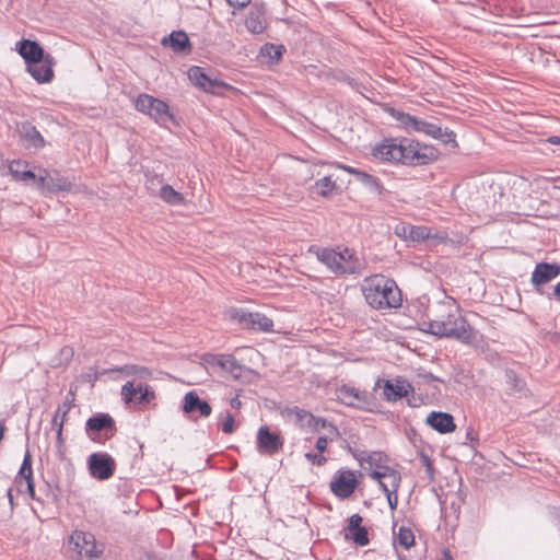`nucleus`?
Listing matches in <instances>:
<instances>
[{"mask_svg": "<svg viewBox=\"0 0 560 560\" xmlns=\"http://www.w3.org/2000/svg\"><path fill=\"white\" fill-rule=\"evenodd\" d=\"M373 155L385 162H399L406 165H424L438 158L434 148L407 138L384 139L374 147Z\"/></svg>", "mask_w": 560, "mask_h": 560, "instance_id": "1", "label": "nucleus"}, {"mask_svg": "<svg viewBox=\"0 0 560 560\" xmlns=\"http://www.w3.org/2000/svg\"><path fill=\"white\" fill-rule=\"evenodd\" d=\"M366 303L375 308H396L401 306V291L397 283L383 275L366 277L362 283Z\"/></svg>", "mask_w": 560, "mask_h": 560, "instance_id": "2", "label": "nucleus"}, {"mask_svg": "<svg viewBox=\"0 0 560 560\" xmlns=\"http://www.w3.org/2000/svg\"><path fill=\"white\" fill-rule=\"evenodd\" d=\"M425 325V331L439 338H452L467 345L476 339V330L459 315L448 314L443 319H431Z\"/></svg>", "mask_w": 560, "mask_h": 560, "instance_id": "3", "label": "nucleus"}, {"mask_svg": "<svg viewBox=\"0 0 560 560\" xmlns=\"http://www.w3.org/2000/svg\"><path fill=\"white\" fill-rule=\"evenodd\" d=\"M135 107L137 110L150 116L159 125H165L174 119L173 114L170 112V106L164 101L145 93L137 97Z\"/></svg>", "mask_w": 560, "mask_h": 560, "instance_id": "4", "label": "nucleus"}, {"mask_svg": "<svg viewBox=\"0 0 560 560\" xmlns=\"http://www.w3.org/2000/svg\"><path fill=\"white\" fill-rule=\"evenodd\" d=\"M86 435L95 443L104 444L116 433V424L108 413H96L85 422Z\"/></svg>", "mask_w": 560, "mask_h": 560, "instance_id": "5", "label": "nucleus"}, {"mask_svg": "<svg viewBox=\"0 0 560 560\" xmlns=\"http://www.w3.org/2000/svg\"><path fill=\"white\" fill-rule=\"evenodd\" d=\"M231 320L236 322L243 329L270 332L273 329V322L265 314L258 312H246L242 308H232L228 312Z\"/></svg>", "mask_w": 560, "mask_h": 560, "instance_id": "6", "label": "nucleus"}, {"mask_svg": "<svg viewBox=\"0 0 560 560\" xmlns=\"http://www.w3.org/2000/svg\"><path fill=\"white\" fill-rule=\"evenodd\" d=\"M69 549L77 553V559L86 557L89 560L98 558L103 550L97 549L95 537L91 533L74 530L68 542Z\"/></svg>", "mask_w": 560, "mask_h": 560, "instance_id": "7", "label": "nucleus"}, {"mask_svg": "<svg viewBox=\"0 0 560 560\" xmlns=\"http://www.w3.org/2000/svg\"><path fill=\"white\" fill-rule=\"evenodd\" d=\"M90 475L97 480L110 479L116 470V462L105 452L92 453L86 460Z\"/></svg>", "mask_w": 560, "mask_h": 560, "instance_id": "8", "label": "nucleus"}, {"mask_svg": "<svg viewBox=\"0 0 560 560\" xmlns=\"http://www.w3.org/2000/svg\"><path fill=\"white\" fill-rule=\"evenodd\" d=\"M144 381L136 382V380L128 381L121 387V397L126 402H133L136 405H148L155 398V393L152 387L143 384Z\"/></svg>", "mask_w": 560, "mask_h": 560, "instance_id": "9", "label": "nucleus"}, {"mask_svg": "<svg viewBox=\"0 0 560 560\" xmlns=\"http://www.w3.org/2000/svg\"><path fill=\"white\" fill-rule=\"evenodd\" d=\"M359 481L354 471L345 469L338 470L329 483L330 491L337 498L345 500L350 498L355 491Z\"/></svg>", "mask_w": 560, "mask_h": 560, "instance_id": "10", "label": "nucleus"}, {"mask_svg": "<svg viewBox=\"0 0 560 560\" xmlns=\"http://www.w3.org/2000/svg\"><path fill=\"white\" fill-rule=\"evenodd\" d=\"M205 360L211 369L226 373L234 380L243 375L244 366L232 354H208Z\"/></svg>", "mask_w": 560, "mask_h": 560, "instance_id": "11", "label": "nucleus"}, {"mask_svg": "<svg viewBox=\"0 0 560 560\" xmlns=\"http://www.w3.org/2000/svg\"><path fill=\"white\" fill-rule=\"evenodd\" d=\"M560 275V265L550 262H538L532 272L530 282L535 291L540 295H547L544 285Z\"/></svg>", "mask_w": 560, "mask_h": 560, "instance_id": "12", "label": "nucleus"}, {"mask_svg": "<svg viewBox=\"0 0 560 560\" xmlns=\"http://www.w3.org/2000/svg\"><path fill=\"white\" fill-rule=\"evenodd\" d=\"M16 51L25 60L26 65L50 62L54 58L45 55L43 47L35 40L22 39L16 43Z\"/></svg>", "mask_w": 560, "mask_h": 560, "instance_id": "13", "label": "nucleus"}, {"mask_svg": "<svg viewBox=\"0 0 560 560\" xmlns=\"http://www.w3.org/2000/svg\"><path fill=\"white\" fill-rule=\"evenodd\" d=\"M14 482L16 483L18 490L20 492H24L22 489V486L25 482V486H26L25 492H27L30 498L32 500L43 502V500L40 498L36 497V493H35V485H34L33 469H32V456L28 451L24 455L22 465H21L20 470L15 477Z\"/></svg>", "mask_w": 560, "mask_h": 560, "instance_id": "14", "label": "nucleus"}, {"mask_svg": "<svg viewBox=\"0 0 560 560\" xmlns=\"http://www.w3.org/2000/svg\"><path fill=\"white\" fill-rule=\"evenodd\" d=\"M283 446L282 438L272 432L267 425H262L257 432V450L260 454L275 455Z\"/></svg>", "mask_w": 560, "mask_h": 560, "instance_id": "15", "label": "nucleus"}, {"mask_svg": "<svg viewBox=\"0 0 560 560\" xmlns=\"http://www.w3.org/2000/svg\"><path fill=\"white\" fill-rule=\"evenodd\" d=\"M338 398L347 406L359 409H368L371 404V395L353 386L341 385L338 389Z\"/></svg>", "mask_w": 560, "mask_h": 560, "instance_id": "16", "label": "nucleus"}, {"mask_svg": "<svg viewBox=\"0 0 560 560\" xmlns=\"http://www.w3.org/2000/svg\"><path fill=\"white\" fill-rule=\"evenodd\" d=\"M18 133L23 147L26 150L37 151L45 147V139L37 128L30 121H24L18 126Z\"/></svg>", "mask_w": 560, "mask_h": 560, "instance_id": "17", "label": "nucleus"}, {"mask_svg": "<svg viewBox=\"0 0 560 560\" xmlns=\"http://www.w3.org/2000/svg\"><path fill=\"white\" fill-rule=\"evenodd\" d=\"M363 517L360 514H353L348 518V525L345 528V538L352 540L358 546L369 545V532L362 526Z\"/></svg>", "mask_w": 560, "mask_h": 560, "instance_id": "18", "label": "nucleus"}, {"mask_svg": "<svg viewBox=\"0 0 560 560\" xmlns=\"http://www.w3.org/2000/svg\"><path fill=\"white\" fill-rule=\"evenodd\" d=\"M317 258L336 275L352 273L353 269L345 265V256L334 249L323 248L317 250Z\"/></svg>", "mask_w": 560, "mask_h": 560, "instance_id": "19", "label": "nucleus"}, {"mask_svg": "<svg viewBox=\"0 0 560 560\" xmlns=\"http://www.w3.org/2000/svg\"><path fill=\"white\" fill-rule=\"evenodd\" d=\"M413 386L404 377L387 380L384 383L383 393L387 401H397L413 393Z\"/></svg>", "mask_w": 560, "mask_h": 560, "instance_id": "20", "label": "nucleus"}, {"mask_svg": "<svg viewBox=\"0 0 560 560\" xmlns=\"http://www.w3.org/2000/svg\"><path fill=\"white\" fill-rule=\"evenodd\" d=\"M183 412L189 417L198 413L199 417L207 418L211 415L212 408L208 401L199 397L197 392L190 390L183 398Z\"/></svg>", "mask_w": 560, "mask_h": 560, "instance_id": "21", "label": "nucleus"}, {"mask_svg": "<svg viewBox=\"0 0 560 560\" xmlns=\"http://www.w3.org/2000/svg\"><path fill=\"white\" fill-rule=\"evenodd\" d=\"M71 182L68 178L60 176L56 173V176H51L48 171L43 170L38 174L37 187L46 189L49 192L68 191L71 189Z\"/></svg>", "mask_w": 560, "mask_h": 560, "instance_id": "22", "label": "nucleus"}, {"mask_svg": "<svg viewBox=\"0 0 560 560\" xmlns=\"http://www.w3.org/2000/svg\"><path fill=\"white\" fill-rule=\"evenodd\" d=\"M425 422L432 429L442 434L451 433L456 430L454 418L447 412L432 411L428 415Z\"/></svg>", "mask_w": 560, "mask_h": 560, "instance_id": "23", "label": "nucleus"}, {"mask_svg": "<svg viewBox=\"0 0 560 560\" xmlns=\"http://www.w3.org/2000/svg\"><path fill=\"white\" fill-rule=\"evenodd\" d=\"M107 373H121L126 376H133L136 382L148 381L152 377V372L149 368L138 364H125L114 369L104 370L102 374Z\"/></svg>", "mask_w": 560, "mask_h": 560, "instance_id": "24", "label": "nucleus"}, {"mask_svg": "<svg viewBox=\"0 0 560 560\" xmlns=\"http://www.w3.org/2000/svg\"><path fill=\"white\" fill-rule=\"evenodd\" d=\"M422 133L442 141L444 144H451L453 148L457 147L456 133L453 130L445 129L443 130L440 126L427 121L425 127H423Z\"/></svg>", "mask_w": 560, "mask_h": 560, "instance_id": "25", "label": "nucleus"}, {"mask_svg": "<svg viewBox=\"0 0 560 560\" xmlns=\"http://www.w3.org/2000/svg\"><path fill=\"white\" fill-rule=\"evenodd\" d=\"M54 60L50 62H40V63H32L27 66V72L38 82V83H47L50 82L54 78L52 66Z\"/></svg>", "mask_w": 560, "mask_h": 560, "instance_id": "26", "label": "nucleus"}, {"mask_svg": "<svg viewBox=\"0 0 560 560\" xmlns=\"http://www.w3.org/2000/svg\"><path fill=\"white\" fill-rule=\"evenodd\" d=\"M301 411L304 412V415L308 417L307 423H308V425H312L315 431L327 430V435H329L330 441L338 439L340 433H339L338 428L335 424H332L325 418L315 417L308 411H305V410H301Z\"/></svg>", "mask_w": 560, "mask_h": 560, "instance_id": "27", "label": "nucleus"}, {"mask_svg": "<svg viewBox=\"0 0 560 560\" xmlns=\"http://www.w3.org/2000/svg\"><path fill=\"white\" fill-rule=\"evenodd\" d=\"M162 44L170 46L175 52H186L190 49L189 38L183 31L173 32L168 37H164Z\"/></svg>", "mask_w": 560, "mask_h": 560, "instance_id": "28", "label": "nucleus"}, {"mask_svg": "<svg viewBox=\"0 0 560 560\" xmlns=\"http://www.w3.org/2000/svg\"><path fill=\"white\" fill-rule=\"evenodd\" d=\"M9 172L15 180H34L38 184V175L27 170V163L23 161H12L9 164Z\"/></svg>", "mask_w": 560, "mask_h": 560, "instance_id": "29", "label": "nucleus"}, {"mask_svg": "<svg viewBox=\"0 0 560 560\" xmlns=\"http://www.w3.org/2000/svg\"><path fill=\"white\" fill-rule=\"evenodd\" d=\"M370 477L377 481L384 479L394 491H398L401 481L400 474L388 466H385L383 470H373Z\"/></svg>", "mask_w": 560, "mask_h": 560, "instance_id": "30", "label": "nucleus"}, {"mask_svg": "<svg viewBox=\"0 0 560 560\" xmlns=\"http://www.w3.org/2000/svg\"><path fill=\"white\" fill-rule=\"evenodd\" d=\"M160 198L171 206H179L185 202L184 196L171 185H163L160 188Z\"/></svg>", "mask_w": 560, "mask_h": 560, "instance_id": "31", "label": "nucleus"}, {"mask_svg": "<svg viewBox=\"0 0 560 560\" xmlns=\"http://www.w3.org/2000/svg\"><path fill=\"white\" fill-rule=\"evenodd\" d=\"M353 456L360 462L361 465L368 463L370 467H376V470H383L385 466L382 465L383 453L382 452H372L366 454L362 452L360 454L353 453Z\"/></svg>", "mask_w": 560, "mask_h": 560, "instance_id": "32", "label": "nucleus"}, {"mask_svg": "<svg viewBox=\"0 0 560 560\" xmlns=\"http://www.w3.org/2000/svg\"><path fill=\"white\" fill-rule=\"evenodd\" d=\"M189 80L200 89H211L209 86V75L203 71L202 68L192 66L188 70Z\"/></svg>", "mask_w": 560, "mask_h": 560, "instance_id": "33", "label": "nucleus"}, {"mask_svg": "<svg viewBox=\"0 0 560 560\" xmlns=\"http://www.w3.org/2000/svg\"><path fill=\"white\" fill-rule=\"evenodd\" d=\"M284 51L285 48L283 45H275L271 43H267L260 48V55L267 57L270 62H278Z\"/></svg>", "mask_w": 560, "mask_h": 560, "instance_id": "34", "label": "nucleus"}, {"mask_svg": "<svg viewBox=\"0 0 560 560\" xmlns=\"http://www.w3.org/2000/svg\"><path fill=\"white\" fill-rule=\"evenodd\" d=\"M315 191L322 197H329L332 191L337 190L336 182L330 176H325L315 183Z\"/></svg>", "mask_w": 560, "mask_h": 560, "instance_id": "35", "label": "nucleus"}, {"mask_svg": "<svg viewBox=\"0 0 560 560\" xmlns=\"http://www.w3.org/2000/svg\"><path fill=\"white\" fill-rule=\"evenodd\" d=\"M388 113L400 125V127H402L407 132H411L415 116L395 108H389Z\"/></svg>", "mask_w": 560, "mask_h": 560, "instance_id": "36", "label": "nucleus"}, {"mask_svg": "<svg viewBox=\"0 0 560 560\" xmlns=\"http://www.w3.org/2000/svg\"><path fill=\"white\" fill-rule=\"evenodd\" d=\"M388 113L400 125V127H402L407 132H411L415 116L395 108H389Z\"/></svg>", "mask_w": 560, "mask_h": 560, "instance_id": "37", "label": "nucleus"}, {"mask_svg": "<svg viewBox=\"0 0 560 560\" xmlns=\"http://www.w3.org/2000/svg\"><path fill=\"white\" fill-rule=\"evenodd\" d=\"M505 382L509 389L513 393H523L525 390V382L513 370L505 371Z\"/></svg>", "mask_w": 560, "mask_h": 560, "instance_id": "38", "label": "nucleus"}, {"mask_svg": "<svg viewBox=\"0 0 560 560\" xmlns=\"http://www.w3.org/2000/svg\"><path fill=\"white\" fill-rule=\"evenodd\" d=\"M409 240L415 242H423L431 236V229L423 225H412L408 228Z\"/></svg>", "mask_w": 560, "mask_h": 560, "instance_id": "39", "label": "nucleus"}, {"mask_svg": "<svg viewBox=\"0 0 560 560\" xmlns=\"http://www.w3.org/2000/svg\"><path fill=\"white\" fill-rule=\"evenodd\" d=\"M397 540L401 547L409 549L415 544L413 532L409 527L400 526L397 533Z\"/></svg>", "mask_w": 560, "mask_h": 560, "instance_id": "40", "label": "nucleus"}, {"mask_svg": "<svg viewBox=\"0 0 560 560\" xmlns=\"http://www.w3.org/2000/svg\"><path fill=\"white\" fill-rule=\"evenodd\" d=\"M358 180H360L362 184H364L372 190L382 194L383 187L377 177L362 171L361 173H359Z\"/></svg>", "mask_w": 560, "mask_h": 560, "instance_id": "41", "label": "nucleus"}, {"mask_svg": "<svg viewBox=\"0 0 560 560\" xmlns=\"http://www.w3.org/2000/svg\"><path fill=\"white\" fill-rule=\"evenodd\" d=\"M48 490H47V498L51 501V503L54 504H59V502L61 501V497H62V492H61V489L59 487L58 483H47L46 485Z\"/></svg>", "mask_w": 560, "mask_h": 560, "instance_id": "42", "label": "nucleus"}, {"mask_svg": "<svg viewBox=\"0 0 560 560\" xmlns=\"http://www.w3.org/2000/svg\"><path fill=\"white\" fill-rule=\"evenodd\" d=\"M221 430L225 434H232L236 430V423L234 416L231 412H228L224 417V420L221 423Z\"/></svg>", "mask_w": 560, "mask_h": 560, "instance_id": "43", "label": "nucleus"}, {"mask_svg": "<svg viewBox=\"0 0 560 560\" xmlns=\"http://www.w3.org/2000/svg\"><path fill=\"white\" fill-rule=\"evenodd\" d=\"M420 460L427 469V474L430 480L434 479V469L432 459L424 453L420 454Z\"/></svg>", "mask_w": 560, "mask_h": 560, "instance_id": "44", "label": "nucleus"}, {"mask_svg": "<svg viewBox=\"0 0 560 560\" xmlns=\"http://www.w3.org/2000/svg\"><path fill=\"white\" fill-rule=\"evenodd\" d=\"M305 458L308 462H311L313 465H316V466H323L327 462V458L324 455H322V453L314 454V453L308 452L305 454Z\"/></svg>", "mask_w": 560, "mask_h": 560, "instance_id": "45", "label": "nucleus"}, {"mask_svg": "<svg viewBox=\"0 0 560 560\" xmlns=\"http://www.w3.org/2000/svg\"><path fill=\"white\" fill-rule=\"evenodd\" d=\"M246 25H247L248 30L252 31L253 33H260L264 30V26L261 25V23L253 16H249L246 20Z\"/></svg>", "mask_w": 560, "mask_h": 560, "instance_id": "46", "label": "nucleus"}, {"mask_svg": "<svg viewBox=\"0 0 560 560\" xmlns=\"http://www.w3.org/2000/svg\"><path fill=\"white\" fill-rule=\"evenodd\" d=\"M69 396H71V398L67 397L66 400L63 401V404L60 406L61 407V412L60 415L62 417H67L68 412L70 411L71 407H72V404L74 401V395L73 393H69Z\"/></svg>", "mask_w": 560, "mask_h": 560, "instance_id": "47", "label": "nucleus"}, {"mask_svg": "<svg viewBox=\"0 0 560 560\" xmlns=\"http://www.w3.org/2000/svg\"><path fill=\"white\" fill-rule=\"evenodd\" d=\"M225 85H226L225 83L218 81L217 79L209 78V86L211 89H202V90L208 93H217L219 89H221Z\"/></svg>", "mask_w": 560, "mask_h": 560, "instance_id": "48", "label": "nucleus"}, {"mask_svg": "<svg viewBox=\"0 0 560 560\" xmlns=\"http://www.w3.org/2000/svg\"><path fill=\"white\" fill-rule=\"evenodd\" d=\"M330 441L329 435L319 436L316 441V450L319 453H324L327 450L328 442Z\"/></svg>", "mask_w": 560, "mask_h": 560, "instance_id": "49", "label": "nucleus"}, {"mask_svg": "<svg viewBox=\"0 0 560 560\" xmlns=\"http://www.w3.org/2000/svg\"><path fill=\"white\" fill-rule=\"evenodd\" d=\"M60 412H61V407H58L57 410L55 411V415H54L52 419H51V425L56 430H57V428H59V423H61L63 425L65 420H66V418L62 417L60 415Z\"/></svg>", "mask_w": 560, "mask_h": 560, "instance_id": "50", "label": "nucleus"}, {"mask_svg": "<svg viewBox=\"0 0 560 560\" xmlns=\"http://www.w3.org/2000/svg\"><path fill=\"white\" fill-rule=\"evenodd\" d=\"M427 120L420 119L417 116L413 117L411 132L422 133L423 127H425Z\"/></svg>", "mask_w": 560, "mask_h": 560, "instance_id": "51", "label": "nucleus"}, {"mask_svg": "<svg viewBox=\"0 0 560 560\" xmlns=\"http://www.w3.org/2000/svg\"><path fill=\"white\" fill-rule=\"evenodd\" d=\"M412 225H408V224H400V225H397L396 229H395V233L397 236L399 237H402L405 240H409V236H408V228H411Z\"/></svg>", "mask_w": 560, "mask_h": 560, "instance_id": "52", "label": "nucleus"}, {"mask_svg": "<svg viewBox=\"0 0 560 560\" xmlns=\"http://www.w3.org/2000/svg\"><path fill=\"white\" fill-rule=\"evenodd\" d=\"M386 498H387L388 505H389L390 510L392 511L396 510L397 505H398L397 491L392 490V492L388 493V495H386Z\"/></svg>", "mask_w": 560, "mask_h": 560, "instance_id": "53", "label": "nucleus"}, {"mask_svg": "<svg viewBox=\"0 0 560 560\" xmlns=\"http://www.w3.org/2000/svg\"><path fill=\"white\" fill-rule=\"evenodd\" d=\"M226 1L231 7L238 8V9L245 8L250 2V0H226Z\"/></svg>", "mask_w": 560, "mask_h": 560, "instance_id": "54", "label": "nucleus"}, {"mask_svg": "<svg viewBox=\"0 0 560 560\" xmlns=\"http://www.w3.org/2000/svg\"><path fill=\"white\" fill-rule=\"evenodd\" d=\"M547 298L549 300L556 299L558 302H560V282L555 285L551 293H547Z\"/></svg>", "mask_w": 560, "mask_h": 560, "instance_id": "55", "label": "nucleus"}, {"mask_svg": "<svg viewBox=\"0 0 560 560\" xmlns=\"http://www.w3.org/2000/svg\"><path fill=\"white\" fill-rule=\"evenodd\" d=\"M338 167L345 170L346 172L350 173V174H353L357 176V178L359 177V173H361L362 171L358 170V168H354L352 166H348V165H342V164H338Z\"/></svg>", "mask_w": 560, "mask_h": 560, "instance_id": "56", "label": "nucleus"}, {"mask_svg": "<svg viewBox=\"0 0 560 560\" xmlns=\"http://www.w3.org/2000/svg\"><path fill=\"white\" fill-rule=\"evenodd\" d=\"M62 430H63L62 424L59 423V428H57V430H56L58 446H61L63 444Z\"/></svg>", "mask_w": 560, "mask_h": 560, "instance_id": "57", "label": "nucleus"}, {"mask_svg": "<svg viewBox=\"0 0 560 560\" xmlns=\"http://www.w3.org/2000/svg\"><path fill=\"white\" fill-rule=\"evenodd\" d=\"M380 483V487L381 489L383 490V492L388 495V493L392 492V488L388 486V483L386 481H384V479H381V481H378Z\"/></svg>", "mask_w": 560, "mask_h": 560, "instance_id": "58", "label": "nucleus"}, {"mask_svg": "<svg viewBox=\"0 0 560 560\" xmlns=\"http://www.w3.org/2000/svg\"><path fill=\"white\" fill-rule=\"evenodd\" d=\"M380 483V487L381 489L383 490V492L388 495V493L392 492V488L388 486V483L386 481H384V479H381V481H378Z\"/></svg>", "mask_w": 560, "mask_h": 560, "instance_id": "59", "label": "nucleus"}, {"mask_svg": "<svg viewBox=\"0 0 560 560\" xmlns=\"http://www.w3.org/2000/svg\"><path fill=\"white\" fill-rule=\"evenodd\" d=\"M230 406L233 409H240L242 407V402L238 399V397H233V398L230 399Z\"/></svg>", "mask_w": 560, "mask_h": 560, "instance_id": "60", "label": "nucleus"}, {"mask_svg": "<svg viewBox=\"0 0 560 560\" xmlns=\"http://www.w3.org/2000/svg\"><path fill=\"white\" fill-rule=\"evenodd\" d=\"M548 142L551 144L560 145V136L549 137Z\"/></svg>", "mask_w": 560, "mask_h": 560, "instance_id": "61", "label": "nucleus"}, {"mask_svg": "<svg viewBox=\"0 0 560 560\" xmlns=\"http://www.w3.org/2000/svg\"><path fill=\"white\" fill-rule=\"evenodd\" d=\"M302 409H296V417L302 420L304 418H308L307 416L304 415V412L301 411Z\"/></svg>", "mask_w": 560, "mask_h": 560, "instance_id": "62", "label": "nucleus"}, {"mask_svg": "<svg viewBox=\"0 0 560 560\" xmlns=\"http://www.w3.org/2000/svg\"><path fill=\"white\" fill-rule=\"evenodd\" d=\"M7 497L9 499V502L11 505H13V495H12V489H9L7 492Z\"/></svg>", "mask_w": 560, "mask_h": 560, "instance_id": "63", "label": "nucleus"}, {"mask_svg": "<svg viewBox=\"0 0 560 560\" xmlns=\"http://www.w3.org/2000/svg\"><path fill=\"white\" fill-rule=\"evenodd\" d=\"M425 378L431 380V381H441L439 377L434 376L433 374L425 375Z\"/></svg>", "mask_w": 560, "mask_h": 560, "instance_id": "64", "label": "nucleus"}]
</instances>
